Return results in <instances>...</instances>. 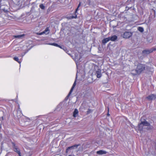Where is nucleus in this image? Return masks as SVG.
I'll use <instances>...</instances> for the list:
<instances>
[{"mask_svg":"<svg viewBox=\"0 0 156 156\" xmlns=\"http://www.w3.org/2000/svg\"><path fill=\"white\" fill-rule=\"evenodd\" d=\"M145 65L141 64H139L137 65L135 70L137 73L140 74L145 69Z\"/></svg>","mask_w":156,"mask_h":156,"instance_id":"f257e3e1","label":"nucleus"},{"mask_svg":"<svg viewBox=\"0 0 156 156\" xmlns=\"http://www.w3.org/2000/svg\"><path fill=\"white\" fill-rule=\"evenodd\" d=\"M144 126H150L152 128L153 127L152 126H151L150 124L146 120L144 121L141 122L139 124L138 127L139 129L140 130H142L143 127Z\"/></svg>","mask_w":156,"mask_h":156,"instance_id":"f03ea898","label":"nucleus"},{"mask_svg":"<svg viewBox=\"0 0 156 156\" xmlns=\"http://www.w3.org/2000/svg\"><path fill=\"white\" fill-rule=\"evenodd\" d=\"M81 4V2H80L79 3L78 5V6L77 8L76 9V11H75V16H70L69 17L68 16V17H67V18L68 19H74V18L76 19L77 18V14H76V13H77V11L78 9L79 8Z\"/></svg>","mask_w":156,"mask_h":156,"instance_id":"7ed1b4c3","label":"nucleus"},{"mask_svg":"<svg viewBox=\"0 0 156 156\" xmlns=\"http://www.w3.org/2000/svg\"><path fill=\"white\" fill-rule=\"evenodd\" d=\"M149 101H151L155 100L156 98V95L154 94H151L146 97Z\"/></svg>","mask_w":156,"mask_h":156,"instance_id":"20e7f679","label":"nucleus"},{"mask_svg":"<svg viewBox=\"0 0 156 156\" xmlns=\"http://www.w3.org/2000/svg\"><path fill=\"white\" fill-rule=\"evenodd\" d=\"M79 146V144L78 145H74L71 146V147H68V148H67V149L66 150V153H68L69 152V151L70 150H72L73 149H74L76 148L78 146Z\"/></svg>","mask_w":156,"mask_h":156,"instance_id":"39448f33","label":"nucleus"},{"mask_svg":"<svg viewBox=\"0 0 156 156\" xmlns=\"http://www.w3.org/2000/svg\"><path fill=\"white\" fill-rule=\"evenodd\" d=\"M132 34L131 32H125L123 34V37L126 38H128L132 36Z\"/></svg>","mask_w":156,"mask_h":156,"instance_id":"423d86ee","label":"nucleus"},{"mask_svg":"<svg viewBox=\"0 0 156 156\" xmlns=\"http://www.w3.org/2000/svg\"><path fill=\"white\" fill-rule=\"evenodd\" d=\"M156 50V48H154L150 49V50H146L143 51V53H145L146 54H149V53L152 52Z\"/></svg>","mask_w":156,"mask_h":156,"instance_id":"0eeeda50","label":"nucleus"},{"mask_svg":"<svg viewBox=\"0 0 156 156\" xmlns=\"http://www.w3.org/2000/svg\"><path fill=\"white\" fill-rule=\"evenodd\" d=\"M96 75L97 77L98 78H100L101 76L102 75L100 69H98V70L96 71Z\"/></svg>","mask_w":156,"mask_h":156,"instance_id":"6e6552de","label":"nucleus"},{"mask_svg":"<svg viewBox=\"0 0 156 156\" xmlns=\"http://www.w3.org/2000/svg\"><path fill=\"white\" fill-rule=\"evenodd\" d=\"M76 81L75 80L74 82V83L73 85V86L68 95V96H67V97H69V96H70V95L71 94V93H72V92H73V89L74 88V87H75L76 85Z\"/></svg>","mask_w":156,"mask_h":156,"instance_id":"1a4fd4ad","label":"nucleus"},{"mask_svg":"<svg viewBox=\"0 0 156 156\" xmlns=\"http://www.w3.org/2000/svg\"><path fill=\"white\" fill-rule=\"evenodd\" d=\"M9 2L7 0H0V5L2 4V6L7 5Z\"/></svg>","mask_w":156,"mask_h":156,"instance_id":"9d476101","label":"nucleus"},{"mask_svg":"<svg viewBox=\"0 0 156 156\" xmlns=\"http://www.w3.org/2000/svg\"><path fill=\"white\" fill-rule=\"evenodd\" d=\"M109 37L110 38V40L113 41H115L117 39V37L115 35L112 36L111 37Z\"/></svg>","mask_w":156,"mask_h":156,"instance_id":"9b49d317","label":"nucleus"},{"mask_svg":"<svg viewBox=\"0 0 156 156\" xmlns=\"http://www.w3.org/2000/svg\"><path fill=\"white\" fill-rule=\"evenodd\" d=\"M96 153L97 154H99L100 155H102L106 154V152L104 151L101 150L97 151Z\"/></svg>","mask_w":156,"mask_h":156,"instance_id":"f8f14e48","label":"nucleus"},{"mask_svg":"<svg viewBox=\"0 0 156 156\" xmlns=\"http://www.w3.org/2000/svg\"><path fill=\"white\" fill-rule=\"evenodd\" d=\"M110 38L108 37V38H105L102 41V42L103 44H105V43L108 42V41H110Z\"/></svg>","mask_w":156,"mask_h":156,"instance_id":"ddd939ff","label":"nucleus"},{"mask_svg":"<svg viewBox=\"0 0 156 156\" xmlns=\"http://www.w3.org/2000/svg\"><path fill=\"white\" fill-rule=\"evenodd\" d=\"M49 29L47 28L43 32L40 33V35H42L43 34H48L49 33Z\"/></svg>","mask_w":156,"mask_h":156,"instance_id":"4468645a","label":"nucleus"},{"mask_svg":"<svg viewBox=\"0 0 156 156\" xmlns=\"http://www.w3.org/2000/svg\"><path fill=\"white\" fill-rule=\"evenodd\" d=\"M78 110L77 109H75L73 113V116L74 117H76V115L78 114Z\"/></svg>","mask_w":156,"mask_h":156,"instance_id":"2eb2a0df","label":"nucleus"},{"mask_svg":"<svg viewBox=\"0 0 156 156\" xmlns=\"http://www.w3.org/2000/svg\"><path fill=\"white\" fill-rule=\"evenodd\" d=\"M24 36V35H19L14 36V37L16 38H21Z\"/></svg>","mask_w":156,"mask_h":156,"instance_id":"dca6fc26","label":"nucleus"},{"mask_svg":"<svg viewBox=\"0 0 156 156\" xmlns=\"http://www.w3.org/2000/svg\"><path fill=\"white\" fill-rule=\"evenodd\" d=\"M49 45H52L53 46H57L58 47H60V46L58 44H57L55 43H49L48 44Z\"/></svg>","mask_w":156,"mask_h":156,"instance_id":"f3484780","label":"nucleus"},{"mask_svg":"<svg viewBox=\"0 0 156 156\" xmlns=\"http://www.w3.org/2000/svg\"><path fill=\"white\" fill-rule=\"evenodd\" d=\"M14 59L17 61V62H18V63H21V62L20 61H19V58H18L17 57H15L14 58Z\"/></svg>","mask_w":156,"mask_h":156,"instance_id":"a211bd4d","label":"nucleus"},{"mask_svg":"<svg viewBox=\"0 0 156 156\" xmlns=\"http://www.w3.org/2000/svg\"><path fill=\"white\" fill-rule=\"evenodd\" d=\"M40 7L42 9H44L45 8V7L43 4H41L40 5Z\"/></svg>","mask_w":156,"mask_h":156,"instance_id":"6ab92c4d","label":"nucleus"},{"mask_svg":"<svg viewBox=\"0 0 156 156\" xmlns=\"http://www.w3.org/2000/svg\"><path fill=\"white\" fill-rule=\"evenodd\" d=\"M138 30L140 31L141 32H143L144 31L143 28L140 27H139Z\"/></svg>","mask_w":156,"mask_h":156,"instance_id":"aec40b11","label":"nucleus"},{"mask_svg":"<svg viewBox=\"0 0 156 156\" xmlns=\"http://www.w3.org/2000/svg\"><path fill=\"white\" fill-rule=\"evenodd\" d=\"M2 10H3V11H4L5 12H6L8 11L7 10V9H6L5 8H2L1 9Z\"/></svg>","mask_w":156,"mask_h":156,"instance_id":"412c9836","label":"nucleus"},{"mask_svg":"<svg viewBox=\"0 0 156 156\" xmlns=\"http://www.w3.org/2000/svg\"><path fill=\"white\" fill-rule=\"evenodd\" d=\"M77 56H78V55H75V57H76L75 60H76V59L77 60H78V58Z\"/></svg>","mask_w":156,"mask_h":156,"instance_id":"4be33fe9","label":"nucleus"},{"mask_svg":"<svg viewBox=\"0 0 156 156\" xmlns=\"http://www.w3.org/2000/svg\"><path fill=\"white\" fill-rule=\"evenodd\" d=\"M16 151L19 154V155H20V153L19 151L17 150Z\"/></svg>","mask_w":156,"mask_h":156,"instance_id":"5701e85b","label":"nucleus"},{"mask_svg":"<svg viewBox=\"0 0 156 156\" xmlns=\"http://www.w3.org/2000/svg\"><path fill=\"white\" fill-rule=\"evenodd\" d=\"M107 115L109 116V114L108 113L107 114Z\"/></svg>","mask_w":156,"mask_h":156,"instance_id":"b1692460","label":"nucleus"},{"mask_svg":"<svg viewBox=\"0 0 156 156\" xmlns=\"http://www.w3.org/2000/svg\"><path fill=\"white\" fill-rule=\"evenodd\" d=\"M68 156H71V155H69Z\"/></svg>","mask_w":156,"mask_h":156,"instance_id":"393cba45","label":"nucleus"}]
</instances>
